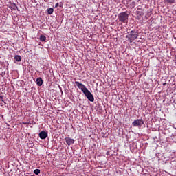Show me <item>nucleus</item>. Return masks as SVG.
I'll return each instance as SVG.
<instances>
[{
  "mask_svg": "<svg viewBox=\"0 0 176 176\" xmlns=\"http://www.w3.org/2000/svg\"><path fill=\"white\" fill-rule=\"evenodd\" d=\"M75 84L76 85L77 87H78V89L81 90V91H82L85 97H87V98L89 100V101H91V102H94V96H93V94H91V92H90V91L87 89L85 85L79 82L78 81H76Z\"/></svg>",
  "mask_w": 176,
  "mask_h": 176,
  "instance_id": "f257e3e1",
  "label": "nucleus"
},
{
  "mask_svg": "<svg viewBox=\"0 0 176 176\" xmlns=\"http://www.w3.org/2000/svg\"><path fill=\"white\" fill-rule=\"evenodd\" d=\"M126 39L129 41L130 43L134 42L135 39L138 38V32H135V30H132L128 32V34L126 36Z\"/></svg>",
  "mask_w": 176,
  "mask_h": 176,
  "instance_id": "f03ea898",
  "label": "nucleus"
},
{
  "mask_svg": "<svg viewBox=\"0 0 176 176\" xmlns=\"http://www.w3.org/2000/svg\"><path fill=\"white\" fill-rule=\"evenodd\" d=\"M118 20L121 23H129V14L127 12H121L118 14Z\"/></svg>",
  "mask_w": 176,
  "mask_h": 176,
  "instance_id": "7ed1b4c3",
  "label": "nucleus"
},
{
  "mask_svg": "<svg viewBox=\"0 0 176 176\" xmlns=\"http://www.w3.org/2000/svg\"><path fill=\"white\" fill-rule=\"evenodd\" d=\"M144 124V120L142 119L135 120L132 123L133 127H141Z\"/></svg>",
  "mask_w": 176,
  "mask_h": 176,
  "instance_id": "20e7f679",
  "label": "nucleus"
},
{
  "mask_svg": "<svg viewBox=\"0 0 176 176\" xmlns=\"http://www.w3.org/2000/svg\"><path fill=\"white\" fill-rule=\"evenodd\" d=\"M47 135H48L47 131H42L39 133V137L41 140H46V138H47Z\"/></svg>",
  "mask_w": 176,
  "mask_h": 176,
  "instance_id": "39448f33",
  "label": "nucleus"
},
{
  "mask_svg": "<svg viewBox=\"0 0 176 176\" xmlns=\"http://www.w3.org/2000/svg\"><path fill=\"white\" fill-rule=\"evenodd\" d=\"M66 144L69 146L70 145H73L75 144V140L72 139L71 138H65Z\"/></svg>",
  "mask_w": 176,
  "mask_h": 176,
  "instance_id": "423d86ee",
  "label": "nucleus"
},
{
  "mask_svg": "<svg viewBox=\"0 0 176 176\" xmlns=\"http://www.w3.org/2000/svg\"><path fill=\"white\" fill-rule=\"evenodd\" d=\"M10 9H11V10H17L19 9V8L17 7V6L16 5V3H11L10 4Z\"/></svg>",
  "mask_w": 176,
  "mask_h": 176,
  "instance_id": "0eeeda50",
  "label": "nucleus"
},
{
  "mask_svg": "<svg viewBox=\"0 0 176 176\" xmlns=\"http://www.w3.org/2000/svg\"><path fill=\"white\" fill-rule=\"evenodd\" d=\"M36 83H37V86H42V85H43V80H42V78L41 77L37 78Z\"/></svg>",
  "mask_w": 176,
  "mask_h": 176,
  "instance_id": "6e6552de",
  "label": "nucleus"
},
{
  "mask_svg": "<svg viewBox=\"0 0 176 176\" xmlns=\"http://www.w3.org/2000/svg\"><path fill=\"white\" fill-rule=\"evenodd\" d=\"M164 3H167V5H173L175 3V0H164Z\"/></svg>",
  "mask_w": 176,
  "mask_h": 176,
  "instance_id": "1a4fd4ad",
  "label": "nucleus"
},
{
  "mask_svg": "<svg viewBox=\"0 0 176 176\" xmlns=\"http://www.w3.org/2000/svg\"><path fill=\"white\" fill-rule=\"evenodd\" d=\"M39 39H40V41H41V42H45V41H46V37L45 36V35L41 34V35L40 36Z\"/></svg>",
  "mask_w": 176,
  "mask_h": 176,
  "instance_id": "9d476101",
  "label": "nucleus"
},
{
  "mask_svg": "<svg viewBox=\"0 0 176 176\" xmlns=\"http://www.w3.org/2000/svg\"><path fill=\"white\" fill-rule=\"evenodd\" d=\"M47 12L48 14H53L54 10H53L52 8H50L47 10Z\"/></svg>",
  "mask_w": 176,
  "mask_h": 176,
  "instance_id": "9b49d317",
  "label": "nucleus"
},
{
  "mask_svg": "<svg viewBox=\"0 0 176 176\" xmlns=\"http://www.w3.org/2000/svg\"><path fill=\"white\" fill-rule=\"evenodd\" d=\"M14 60H16V61H21V56L16 55L14 56Z\"/></svg>",
  "mask_w": 176,
  "mask_h": 176,
  "instance_id": "f8f14e48",
  "label": "nucleus"
},
{
  "mask_svg": "<svg viewBox=\"0 0 176 176\" xmlns=\"http://www.w3.org/2000/svg\"><path fill=\"white\" fill-rule=\"evenodd\" d=\"M34 174H36V175H38L39 174H41V170H39V169H35V170H34Z\"/></svg>",
  "mask_w": 176,
  "mask_h": 176,
  "instance_id": "ddd939ff",
  "label": "nucleus"
},
{
  "mask_svg": "<svg viewBox=\"0 0 176 176\" xmlns=\"http://www.w3.org/2000/svg\"><path fill=\"white\" fill-rule=\"evenodd\" d=\"M0 101H2L3 102H4L3 96H0Z\"/></svg>",
  "mask_w": 176,
  "mask_h": 176,
  "instance_id": "4468645a",
  "label": "nucleus"
},
{
  "mask_svg": "<svg viewBox=\"0 0 176 176\" xmlns=\"http://www.w3.org/2000/svg\"><path fill=\"white\" fill-rule=\"evenodd\" d=\"M55 8H58V3L55 5Z\"/></svg>",
  "mask_w": 176,
  "mask_h": 176,
  "instance_id": "2eb2a0df",
  "label": "nucleus"
},
{
  "mask_svg": "<svg viewBox=\"0 0 176 176\" xmlns=\"http://www.w3.org/2000/svg\"><path fill=\"white\" fill-rule=\"evenodd\" d=\"M126 2H131V0H126Z\"/></svg>",
  "mask_w": 176,
  "mask_h": 176,
  "instance_id": "dca6fc26",
  "label": "nucleus"
},
{
  "mask_svg": "<svg viewBox=\"0 0 176 176\" xmlns=\"http://www.w3.org/2000/svg\"><path fill=\"white\" fill-rule=\"evenodd\" d=\"M23 124L25 125V124H27V122H23Z\"/></svg>",
  "mask_w": 176,
  "mask_h": 176,
  "instance_id": "f3484780",
  "label": "nucleus"
},
{
  "mask_svg": "<svg viewBox=\"0 0 176 176\" xmlns=\"http://www.w3.org/2000/svg\"><path fill=\"white\" fill-rule=\"evenodd\" d=\"M165 85H166V82H164V83H163V86H165Z\"/></svg>",
  "mask_w": 176,
  "mask_h": 176,
  "instance_id": "a211bd4d",
  "label": "nucleus"
},
{
  "mask_svg": "<svg viewBox=\"0 0 176 176\" xmlns=\"http://www.w3.org/2000/svg\"><path fill=\"white\" fill-rule=\"evenodd\" d=\"M132 3H133V5H134V3H135V2H133Z\"/></svg>",
  "mask_w": 176,
  "mask_h": 176,
  "instance_id": "6ab92c4d",
  "label": "nucleus"
},
{
  "mask_svg": "<svg viewBox=\"0 0 176 176\" xmlns=\"http://www.w3.org/2000/svg\"><path fill=\"white\" fill-rule=\"evenodd\" d=\"M30 176H34V175H30Z\"/></svg>",
  "mask_w": 176,
  "mask_h": 176,
  "instance_id": "aec40b11",
  "label": "nucleus"
}]
</instances>
